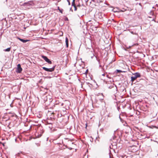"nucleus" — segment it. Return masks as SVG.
Here are the masks:
<instances>
[{"label":"nucleus","mask_w":158,"mask_h":158,"mask_svg":"<svg viewBox=\"0 0 158 158\" xmlns=\"http://www.w3.org/2000/svg\"><path fill=\"white\" fill-rule=\"evenodd\" d=\"M55 67V66H54L52 68L49 69L45 67H43L42 68L44 70L46 71L52 72L54 71Z\"/></svg>","instance_id":"3"},{"label":"nucleus","mask_w":158,"mask_h":158,"mask_svg":"<svg viewBox=\"0 0 158 158\" xmlns=\"http://www.w3.org/2000/svg\"><path fill=\"white\" fill-rule=\"evenodd\" d=\"M24 5L25 6H30L32 5V4H31L29 2H27V3H24Z\"/></svg>","instance_id":"9"},{"label":"nucleus","mask_w":158,"mask_h":158,"mask_svg":"<svg viewBox=\"0 0 158 158\" xmlns=\"http://www.w3.org/2000/svg\"><path fill=\"white\" fill-rule=\"evenodd\" d=\"M22 70V69L21 67V65L20 64H19L17 66V69L16 72L18 73H20Z\"/></svg>","instance_id":"5"},{"label":"nucleus","mask_w":158,"mask_h":158,"mask_svg":"<svg viewBox=\"0 0 158 158\" xmlns=\"http://www.w3.org/2000/svg\"><path fill=\"white\" fill-rule=\"evenodd\" d=\"M104 0H93L92 1H94L95 2H96L98 3H99L101 2H102Z\"/></svg>","instance_id":"7"},{"label":"nucleus","mask_w":158,"mask_h":158,"mask_svg":"<svg viewBox=\"0 0 158 158\" xmlns=\"http://www.w3.org/2000/svg\"><path fill=\"white\" fill-rule=\"evenodd\" d=\"M75 0H73V2L72 3V6H74V5H76L75 4Z\"/></svg>","instance_id":"10"},{"label":"nucleus","mask_w":158,"mask_h":158,"mask_svg":"<svg viewBox=\"0 0 158 158\" xmlns=\"http://www.w3.org/2000/svg\"><path fill=\"white\" fill-rule=\"evenodd\" d=\"M58 10H60L59 7H58Z\"/></svg>","instance_id":"17"},{"label":"nucleus","mask_w":158,"mask_h":158,"mask_svg":"<svg viewBox=\"0 0 158 158\" xmlns=\"http://www.w3.org/2000/svg\"><path fill=\"white\" fill-rule=\"evenodd\" d=\"M19 39L23 43H26L28 41V40H25L20 38H19Z\"/></svg>","instance_id":"8"},{"label":"nucleus","mask_w":158,"mask_h":158,"mask_svg":"<svg viewBox=\"0 0 158 158\" xmlns=\"http://www.w3.org/2000/svg\"><path fill=\"white\" fill-rule=\"evenodd\" d=\"M63 10L62 9H61V10H59V11H60V12L61 13H63Z\"/></svg>","instance_id":"15"},{"label":"nucleus","mask_w":158,"mask_h":158,"mask_svg":"<svg viewBox=\"0 0 158 158\" xmlns=\"http://www.w3.org/2000/svg\"><path fill=\"white\" fill-rule=\"evenodd\" d=\"M70 105L69 102L68 101H65L62 103L61 106L65 110H67L69 108V106Z\"/></svg>","instance_id":"2"},{"label":"nucleus","mask_w":158,"mask_h":158,"mask_svg":"<svg viewBox=\"0 0 158 158\" xmlns=\"http://www.w3.org/2000/svg\"><path fill=\"white\" fill-rule=\"evenodd\" d=\"M103 99H102V101H103Z\"/></svg>","instance_id":"18"},{"label":"nucleus","mask_w":158,"mask_h":158,"mask_svg":"<svg viewBox=\"0 0 158 158\" xmlns=\"http://www.w3.org/2000/svg\"><path fill=\"white\" fill-rule=\"evenodd\" d=\"M116 71L118 73H121L122 72L121 70H117Z\"/></svg>","instance_id":"13"},{"label":"nucleus","mask_w":158,"mask_h":158,"mask_svg":"<svg viewBox=\"0 0 158 158\" xmlns=\"http://www.w3.org/2000/svg\"><path fill=\"white\" fill-rule=\"evenodd\" d=\"M42 57L47 62L48 64H51L52 63L51 61H50L47 57L45 56H42Z\"/></svg>","instance_id":"4"},{"label":"nucleus","mask_w":158,"mask_h":158,"mask_svg":"<svg viewBox=\"0 0 158 158\" xmlns=\"http://www.w3.org/2000/svg\"><path fill=\"white\" fill-rule=\"evenodd\" d=\"M67 1L68 2V5H70V2L69 0H67Z\"/></svg>","instance_id":"14"},{"label":"nucleus","mask_w":158,"mask_h":158,"mask_svg":"<svg viewBox=\"0 0 158 158\" xmlns=\"http://www.w3.org/2000/svg\"><path fill=\"white\" fill-rule=\"evenodd\" d=\"M80 4H79L77 6V7H80Z\"/></svg>","instance_id":"16"},{"label":"nucleus","mask_w":158,"mask_h":158,"mask_svg":"<svg viewBox=\"0 0 158 158\" xmlns=\"http://www.w3.org/2000/svg\"><path fill=\"white\" fill-rule=\"evenodd\" d=\"M68 42V39L67 37H66L65 39V42L67 48H68L69 46Z\"/></svg>","instance_id":"6"},{"label":"nucleus","mask_w":158,"mask_h":158,"mask_svg":"<svg viewBox=\"0 0 158 158\" xmlns=\"http://www.w3.org/2000/svg\"><path fill=\"white\" fill-rule=\"evenodd\" d=\"M74 8V10L76 11L77 10V7L76 5H74V6H73Z\"/></svg>","instance_id":"12"},{"label":"nucleus","mask_w":158,"mask_h":158,"mask_svg":"<svg viewBox=\"0 0 158 158\" xmlns=\"http://www.w3.org/2000/svg\"><path fill=\"white\" fill-rule=\"evenodd\" d=\"M10 49H11V48H8L6 49H5V51H7V52H9L10 51Z\"/></svg>","instance_id":"11"},{"label":"nucleus","mask_w":158,"mask_h":158,"mask_svg":"<svg viewBox=\"0 0 158 158\" xmlns=\"http://www.w3.org/2000/svg\"><path fill=\"white\" fill-rule=\"evenodd\" d=\"M133 76L131 77V81L132 83L137 78L140 77H141V75L139 73H134L132 74Z\"/></svg>","instance_id":"1"}]
</instances>
